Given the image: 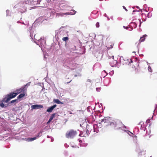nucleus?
Masks as SVG:
<instances>
[{"instance_id": "obj_1", "label": "nucleus", "mask_w": 157, "mask_h": 157, "mask_svg": "<svg viewBox=\"0 0 157 157\" xmlns=\"http://www.w3.org/2000/svg\"><path fill=\"white\" fill-rule=\"evenodd\" d=\"M101 122L107 123V126H109L110 128L119 129L123 127L124 125L121 122H116L115 121H110L108 119L104 118L101 120Z\"/></svg>"}, {"instance_id": "obj_2", "label": "nucleus", "mask_w": 157, "mask_h": 157, "mask_svg": "<svg viewBox=\"0 0 157 157\" xmlns=\"http://www.w3.org/2000/svg\"><path fill=\"white\" fill-rule=\"evenodd\" d=\"M17 95L15 92H12L6 95L2 101V102H5L6 103L8 102L10 99L14 98Z\"/></svg>"}, {"instance_id": "obj_3", "label": "nucleus", "mask_w": 157, "mask_h": 157, "mask_svg": "<svg viewBox=\"0 0 157 157\" xmlns=\"http://www.w3.org/2000/svg\"><path fill=\"white\" fill-rule=\"evenodd\" d=\"M76 131L73 129L67 131L66 134V136L68 138L72 139L77 135Z\"/></svg>"}, {"instance_id": "obj_4", "label": "nucleus", "mask_w": 157, "mask_h": 157, "mask_svg": "<svg viewBox=\"0 0 157 157\" xmlns=\"http://www.w3.org/2000/svg\"><path fill=\"white\" fill-rule=\"evenodd\" d=\"M51 1V0H40L39 5L37 6L41 7H45Z\"/></svg>"}, {"instance_id": "obj_5", "label": "nucleus", "mask_w": 157, "mask_h": 157, "mask_svg": "<svg viewBox=\"0 0 157 157\" xmlns=\"http://www.w3.org/2000/svg\"><path fill=\"white\" fill-rule=\"evenodd\" d=\"M109 62L110 65L112 67H113L114 65L117 63V60L114 59V56H112L109 59Z\"/></svg>"}, {"instance_id": "obj_6", "label": "nucleus", "mask_w": 157, "mask_h": 157, "mask_svg": "<svg viewBox=\"0 0 157 157\" xmlns=\"http://www.w3.org/2000/svg\"><path fill=\"white\" fill-rule=\"evenodd\" d=\"M26 90L27 89L25 88V86H22L20 89H17L15 90V93L17 95L21 92L23 93H26Z\"/></svg>"}, {"instance_id": "obj_7", "label": "nucleus", "mask_w": 157, "mask_h": 157, "mask_svg": "<svg viewBox=\"0 0 157 157\" xmlns=\"http://www.w3.org/2000/svg\"><path fill=\"white\" fill-rule=\"evenodd\" d=\"M43 108V106L42 105H38L37 104L33 105L31 106V108L32 109H38L39 108Z\"/></svg>"}, {"instance_id": "obj_8", "label": "nucleus", "mask_w": 157, "mask_h": 157, "mask_svg": "<svg viewBox=\"0 0 157 157\" xmlns=\"http://www.w3.org/2000/svg\"><path fill=\"white\" fill-rule=\"evenodd\" d=\"M40 0H32V1L30 2L31 4L32 5H39V3Z\"/></svg>"}, {"instance_id": "obj_9", "label": "nucleus", "mask_w": 157, "mask_h": 157, "mask_svg": "<svg viewBox=\"0 0 157 157\" xmlns=\"http://www.w3.org/2000/svg\"><path fill=\"white\" fill-rule=\"evenodd\" d=\"M56 105L55 104L50 107H49L47 110V111L48 113L51 112L54 108L56 107Z\"/></svg>"}, {"instance_id": "obj_10", "label": "nucleus", "mask_w": 157, "mask_h": 157, "mask_svg": "<svg viewBox=\"0 0 157 157\" xmlns=\"http://www.w3.org/2000/svg\"><path fill=\"white\" fill-rule=\"evenodd\" d=\"M77 64L72 61H71L69 63V66L71 67H77Z\"/></svg>"}, {"instance_id": "obj_11", "label": "nucleus", "mask_w": 157, "mask_h": 157, "mask_svg": "<svg viewBox=\"0 0 157 157\" xmlns=\"http://www.w3.org/2000/svg\"><path fill=\"white\" fill-rule=\"evenodd\" d=\"M146 36V35H144L143 36L141 37L139 40V43H140L141 42H143L145 40V38Z\"/></svg>"}, {"instance_id": "obj_12", "label": "nucleus", "mask_w": 157, "mask_h": 157, "mask_svg": "<svg viewBox=\"0 0 157 157\" xmlns=\"http://www.w3.org/2000/svg\"><path fill=\"white\" fill-rule=\"evenodd\" d=\"M114 44L113 43L111 42H109L108 43L107 45V48L109 49L111 48H113Z\"/></svg>"}, {"instance_id": "obj_13", "label": "nucleus", "mask_w": 157, "mask_h": 157, "mask_svg": "<svg viewBox=\"0 0 157 157\" xmlns=\"http://www.w3.org/2000/svg\"><path fill=\"white\" fill-rule=\"evenodd\" d=\"M26 93H22V94H20L17 97V99H20L21 98L23 97L24 96H25Z\"/></svg>"}, {"instance_id": "obj_14", "label": "nucleus", "mask_w": 157, "mask_h": 157, "mask_svg": "<svg viewBox=\"0 0 157 157\" xmlns=\"http://www.w3.org/2000/svg\"><path fill=\"white\" fill-rule=\"evenodd\" d=\"M40 134V133H39V135L37 136V137H35L34 138H29L28 139V140L29 141H33L34 140H35L36 139L37 137H38L39 136V135Z\"/></svg>"}, {"instance_id": "obj_15", "label": "nucleus", "mask_w": 157, "mask_h": 157, "mask_svg": "<svg viewBox=\"0 0 157 157\" xmlns=\"http://www.w3.org/2000/svg\"><path fill=\"white\" fill-rule=\"evenodd\" d=\"M40 134V133H39V135L37 136V137H35L34 138H29L28 139V140L29 141H33L34 140H35L36 139L37 137H38L39 136V135Z\"/></svg>"}, {"instance_id": "obj_16", "label": "nucleus", "mask_w": 157, "mask_h": 157, "mask_svg": "<svg viewBox=\"0 0 157 157\" xmlns=\"http://www.w3.org/2000/svg\"><path fill=\"white\" fill-rule=\"evenodd\" d=\"M53 101L56 103L58 104L62 103L59 99H54Z\"/></svg>"}, {"instance_id": "obj_17", "label": "nucleus", "mask_w": 157, "mask_h": 157, "mask_svg": "<svg viewBox=\"0 0 157 157\" xmlns=\"http://www.w3.org/2000/svg\"><path fill=\"white\" fill-rule=\"evenodd\" d=\"M56 113H54L53 114H52L51 116L50 117L49 119L52 120L53 118H54V117H55V115H56Z\"/></svg>"}, {"instance_id": "obj_18", "label": "nucleus", "mask_w": 157, "mask_h": 157, "mask_svg": "<svg viewBox=\"0 0 157 157\" xmlns=\"http://www.w3.org/2000/svg\"><path fill=\"white\" fill-rule=\"evenodd\" d=\"M2 101H0V102H1L0 103V106L2 108H4L5 107L6 108V106H5L4 105V104L3 103V102H2Z\"/></svg>"}, {"instance_id": "obj_19", "label": "nucleus", "mask_w": 157, "mask_h": 157, "mask_svg": "<svg viewBox=\"0 0 157 157\" xmlns=\"http://www.w3.org/2000/svg\"><path fill=\"white\" fill-rule=\"evenodd\" d=\"M69 38L67 37H64L62 38V40L64 41H66L68 40Z\"/></svg>"}, {"instance_id": "obj_20", "label": "nucleus", "mask_w": 157, "mask_h": 157, "mask_svg": "<svg viewBox=\"0 0 157 157\" xmlns=\"http://www.w3.org/2000/svg\"><path fill=\"white\" fill-rule=\"evenodd\" d=\"M148 70L150 72H152V70L151 67L150 66H149L148 67Z\"/></svg>"}, {"instance_id": "obj_21", "label": "nucleus", "mask_w": 157, "mask_h": 157, "mask_svg": "<svg viewBox=\"0 0 157 157\" xmlns=\"http://www.w3.org/2000/svg\"><path fill=\"white\" fill-rule=\"evenodd\" d=\"M17 100L18 99H17L13 100L10 101V103H13L14 102H16L17 101Z\"/></svg>"}, {"instance_id": "obj_22", "label": "nucleus", "mask_w": 157, "mask_h": 157, "mask_svg": "<svg viewBox=\"0 0 157 157\" xmlns=\"http://www.w3.org/2000/svg\"><path fill=\"white\" fill-rule=\"evenodd\" d=\"M99 22H97L96 24V26L97 28H98L99 27Z\"/></svg>"}, {"instance_id": "obj_23", "label": "nucleus", "mask_w": 157, "mask_h": 157, "mask_svg": "<svg viewBox=\"0 0 157 157\" xmlns=\"http://www.w3.org/2000/svg\"><path fill=\"white\" fill-rule=\"evenodd\" d=\"M36 36H37V35H35L34 36V38L36 40H39V39H38V38H37V37H36Z\"/></svg>"}, {"instance_id": "obj_24", "label": "nucleus", "mask_w": 157, "mask_h": 157, "mask_svg": "<svg viewBox=\"0 0 157 157\" xmlns=\"http://www.w3.org/2000/svg\"><path fill=\"white\" fill-rule=\"evenodd\" d=\"M132 65V68L134 70H135L136 69V67L134 65V64H133Z\"/></svg>"}, {"instance_id": "obj_25", "label": "nucleus", "mask_w": 157, "mask_h": 157, "mask_svg": "<svg viewBox=\"0 0 157 157\" xmlns=\"http://www.w3.org/2000/svg\"><path fill=\"white\" fill-rule=\"evenodd\" d=\"M123 8L125 10V11H128V10H127V9H126V8L124 6H123Z\"/></svg>"}, {"instance_id": "obj_26", "label": "nucleus", "mask_w": 157, "mask_h": 157, "mask_svg": "<svg viewBox=\"0 0 157 157\" xmlns=\"http://www.w3.org/2000/svg\"><path fill=\"white\" fill-rule=\"evenodd\" d=\"M30 82H28V83H27V84H26V85H25L24 86H25V87L26 86H27V85H30Z\"/></svg>"}, {"instance_id": "obj_27", "label": "nucleus", "mask_w": 157, "mask_h": 157, "mask_svg": "<svg viewBox=\"0 0 157 157\" xmlns=\"http://www.w3.org/2000/svg\"><path fill=\"white\" fill-rule=\"evenodd\" d=\"M96 90H97V91H99L101 89H100V88H96Z\"/></svg>"}, {"instance_id": "obj_28", "label": "nucleus", "mask_w": 157, "mask_h": 157, "mask_svg": "<svg viewBox=\"0 0 157 157\" xmlns=\"http://www.w3.org/2000/svg\"><path fill=\"white\" fill-rule=\"evenodd\" d=\"M52 120H50V119H49V120L47 122V124H48L49 123H50V122Z\"/></svg>"}, {"instance_id": "obj_29", "label": "nucleus", "mask_w": 157, "mask_h": 157, "mask_svg": "<svg viewBox=\"0 0 157 157\" xmlns=\"http://www.w3.org/2000/svg\"><path fill=\"white\" fill-rule=\"evenodd\" d=\"M52 120H50V119H49V120L47 122V124H48L49 123H50V122Z\"/></svg>"}, {"instance_id": "obj_30", "label": "nucleus", "mask_w": 157, "mask_h": 157, "mask_svg": "<svg viewBox=\"0 0 157 157\" xmlns=\"http://www.w3.org/2000/svg\"><path fill=\"white\" fill-rule=\"evenodd\" d=\"M86 133L87 135L89 134V132L88 130H86Z\"/></svg>"}, {"instance_id": "obj_31", "label": "nucleus", "mask_w": 157, "mask_h": 157, "mask_svg": "<svg viewBox=\"0 0 157 157\" xmlns=\"http://www.w3.org/2000/svg\"><path fill=\"white\" fill-rule=\"evenodd\" d=\"M76 11H73V13H71V14H74L75 13Z\"/></svg>"}, {"instance_id": "obj_32", "label": "nucleus", "mask_w": 157, "mask_h": 157, "mask_svg": "<svg viewBox=\"0 0 157 157\" xmlns=\"http://www.w3.org/2000/svg\"><path fill=\"white\" fill-rule=\"evenodd\" d=\"M123 28H124V29H128V27H125V26H123Z\"/></svg>"}, {"instance_id": "obj_33", "label": "nucleus", "mask_w": 157, "mask_h": 157, "mask_svg": "<svg viewBox=\"0 0 157 157\" xmlns=\"http://www.w3.org/2000/svg\"><path fill=\"white\" fill-rule=\"evenodd\" d=\"M71 81H72V80H71L70 81H69V82H67V83H66V84H68V83H70V82H71Z\"/></svg>"}, {"instance_id": "obj_34", "label": "nucleus", "mask_w": 157, "mask_h": 157, "mask_svg": "<svg viewBox=\"0 0 157 157\" xmlns=\"http://www.w3.org/2000/svg\"><path fill=\"white\" fill-rule=\"evenodd\" d=\"M136 7L137 9H139V6H136Z\"/></svg>"}, {"instance_id": "obj_35", "label": "nucleus", "mask_w": 157, "mask_h": 157, "mask_svg": "<svg viewBox=\"0 0 157 157\" xmlns=\"http://www.w3.org/2000/svg\"><path fill=\"white\" fill-rule=\"evenodd\" d=\"M141 123V122H140V123H139L138 124H140Z\"/></svg>"}, {"instance_id": "obj_36", "label": "nucleus", "mask_w": 157, "mask_h": 157, "mask_svg": "<svg viewBox=\"0 0 157 157\" xmlns=\"http://www.w3.org/2000/svg\"><path fill=\"white\" fill-rule=\"evenodd\" d=\"M26 10V9H25V11H24V12H25Z\"/></svg>"}, {"instance_id": "obj_37", "label": "nucleus", "mask_w": 157, "mask_h": 157, "mask_svg": "<svg viewBox=\"0 0 157 157\" xmlns=\"http://www.w3.org/2000/svg\"><path fill=\"white\" fill-rule=\"evenodd\" d=\"M136 66H138V65H137V64H136Z\"/></svg>"}]
</instances>
